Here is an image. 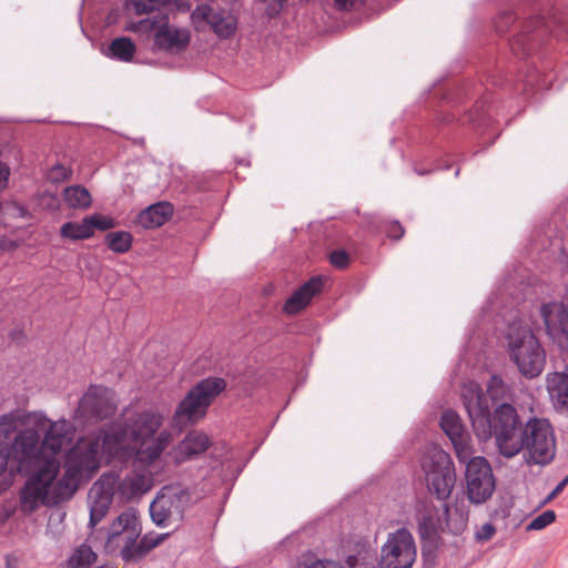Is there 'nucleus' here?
Masks as SVG:
<instances>
[{
    "label": "nucleus",
    "instance_id": "f257e3e1",
    "mask_svg": "<svg viewBox=\"0 0 568 568\" xmlns=\"http://www.w3.org/2000/svg\"><path fill=\"white\" fill-rule=\"evenodd\" d=\"M163 423L160 412L145 409L79 438L65 455L61 477L60 460L53 456L28 480L21 493L22 510L32 513L39 505L54 506L70 499L81 480L91 479L102 463H128L133 458L145 464L155 462L172 440L170 432L160 430Z\"/></svg>",
    "mask_w": 568,
    "mask_h": 568
},
{
    "label": "nucleus",
    "instance_id": "f03ea898",
    "mask_svg": "<svg viewBox=\"0 0 568 568\" xmlns=\"http://www.w3.org/2000/svg\"><path fill=\"white\" fill-rule=\"evenodd\" d=\"M462 398L474 432L480 440L494 436L498 452L506 458L516 456L523 449L524 428L513 405H498L491 416L489 399L480 385L473 381L463 385Z\"/></svg>",
    "mask_w": 568,
    "mask_h": 568
},
{
    "label": "nucleus",
    "instance_id": "7ed1b4c3",
    "mask_svg": "<svg viewBox=\"0 0 568 568\" xmlns=\"http://www.w3.org/2000/svg\"><path fill=\"white\" fill-rule=\"evenodd\" d=\"M27 428L14 438L12 449L21 464H33L37 469L45 459L58 456L73 438L74 427L67 419L51 420L43 413L24 416Z\"/></svg>",
    "mask_w": 568,
    "mask_h": 568
},
{
    "label": "nucleus",
    "instance_id": "20e7f679",
    "mask_svg": "<svg viewBox=\"0 0 568 568\" xmlns=\"http://www.w3.org/2000/svg\"><path fill=\"white\" fill-rule=\"evenodd\" d=\"M506 338L510 359L520 374L527 378L539 376L546 364V353L530 327L516 321L509 325Z\"/></svg>",
    "mask_w": 568,
    "mask_h": 568
},
{
    "label": "nucleus",
    "instance_id": "39448f33",
    "mask_svg": "<svg viewBox=\"0 0 568 568\" xmlns=\"http://www.w3.org/2000/svg\"><path fill=\"white\" fill-rule=\"evenodd\" d=\"M226 387L223 378L207 377L196 383L179 404L173 423L183 428L189 424H195L202 419L213 399Z\"/></svg>",
    "mask_w": 568,
    "mask_h": 568
},
{
    "label": "nucleus",
    "instance_id": "423d86ee",
    "mask_svg": "<svg viewBox=\"0 0 568 568\" xmlns=\"http://www.w3.org/2000/svg\"><path fill=\"white\" fill-rule=\"evenodd\" d=\"M420 467L430 493L440 500L447 499L456 483L450 456L436 445H428L422 456Z\"/></svg>",
    "mask_w": 568,
    "mask_h": 568
},
{
    "label": "nucleus",
    "instance_id": "0eeeda50",
    "mask_svg": "<svg viewBox=\"0 0 568 568\" xmlns=\"http://www.w3.org/2000/svg\"><path fill=\"white\" fill-rule=\"evenodd\" d=\"M523 449L528 464L546 465L550 463L556 453L554 429L547 419L534 418L523 430Z\"/></svg>",
    "mask_w": 568,
    "mask_h": 568
},
{
    "label": "nucleus",
    "instance_id": "6e6552de",
    "mask_svg": "<svg viewBox=\"0 0 568 568\" xmlns=\"http://www.w3.org/2000/svg\"><path fill=\"white\" fill-rule=\"evenodd\" d=\"M191 503L189 489L181 486H164L150 505L151 518L160 527L180 523Z\"/></svg>",
    "mask_w": 568,
    "mask_h": 568
},
{
    "label": "nucleus",
    "instance_id": "1a4fd4ad",
    "mask_svg": "<svg viewBox=\"0 0 568 568\" xmlns=\"http://www.w3.org/2000/svg\"><path fill=\"white\" fill-rule=\"evenodd\" d=\"M417 559L414 536L406 528L389 532L381 547L379 568H412Z\"/></svg>",
    "mask_w": 568,
    "mask_h": 568
},
{
    "label": "nucleus",
    "instance_id": "9d476101",
    "mask_svg": "<svg viewBox=\"0 0 568 568\" xmlns=\"http://www.w3.org/2000/svg\"><path fill=\"white\" fill-rule=\"evenodd\" d=\"M466 491L473 504H483L495 490V478L489 463L484 457H471L466 462Z\"/></svg>",
    "mask_w": 568,
    "mask_h": 568
},
{
    "label": "nucleus",
    "instance_id": "9b49d317",
    "mask_svg": "<svg viewBox=\"0 0 568 568\" xmlns=\"http://www.w3.org/2000/svg\"><path fill=\"white\" fill-rule=\"evenodd\" d=\"M142 532L139 511L132 507L122 511L110 525L105 541V548L112 552L126 547L130 548L132 542L140 538Z\"/></svg>",
    "mask_w": 568,
    "mask_h": 568
},
{
    "label": "nucleus",
    "instance_id": "f8f14e48",
    "mask_svg": "<svg viewBox=\"0 0 568 568\" xmlns=\"http://www.w3.org/2000/svg\"><path fill=\"white\" fill-rule=\"evenodd\" d=\"M116 410L115 394L103 386H90L83 394L77 408V417L87 420H103Z\"/></svg>",
    "mask_w": 568,
    "mask_h": 568
},
{
    "label": "nucleus",
    "instance_id": "ddd939ff",
    "mask_svg": "<svg viewBox=\"0 0 568 568\" xmlns=\"http://www.w3.org/2000/svg\"><path fill=\"white\" fill-rule=\"evenodd\" d=\"M103 476L111 478V489L114 490L115 499L120 501H130L141 497L151 488V478L143 471L132 470L124 477L116 471L104 473Z\"/></svg>",
    "mask_w": 568,
    "mask_h": 568
},
{
    "label": "nucleus",
    "instance_id": "4468645a",
    "mask_svg": "<svg viewBox=\"0 0 568 568\" xmlns=\"http://www.w3.org/2000/svg\"><path fill=\"white\" fill-rule=\"evenodd\" d=\"M440 427L450 439L459 462H466L473 455L470 438L462 420L454 410H445L440 417Z\"/></svg>",
    "mask_w": 568,
    "mask_h": 568
},
{
    "label": "nucleus",
    "instance_id": "2eb2a0df",
    "mask_svg": "<svg viewBox=\"0 0 568 568\" xmlns=\"http://www.w3.org/2000/svg\"><path fill=\"white\" fill-rule=\"evenodd\" d=\"M546 332L558 344L568 343V310L559 302L546 303L540 308Z\"/></svg>",
    "mask_w": 568,
    "mask_h": 568
},
{
    "label": "nucleus",
    "instance_id": "dca6fc26",
    "mask_svg": "<svg viewBox=\"0 0 568 568\" xmlns=\"http://www.w3.org/2000/svg\"><path fill=\"white\" fill-rule=\"evenodd\" d=\"M110 480V477L101 475L89 491L90 526L92 527L105 517L113 498H115L114 490L110 487L113 483Z\"/></svg>",
    "mask_w": 568,
    "mask_h": 568
},
{
    "label": "nucleus",
    "instance_id": "f3484780",
    "mask_svg": "<svg viewBox=\"0 0 568 568\" xmlns=\"http://www.w3.org/2000/svg\"><path fill=\"white\" fill-rule=\"evenodd\" d=\"M191 19L197 29L202 23L210 24L220 38H230L236 29V21L232 16L221 11L215 12L207 4L197 6L192 12Z\"/></svg>",
    "mask_w": 568,
    "mask_h": 568
},
{
    "label": "nucleus",
    "instance_id": "a211bd4d",
    "mask_svg": "<svg viewBox=\"0 0 568 568\" xmlns=\"http://www.w3.org/2000/svg\"><path fill=\"white\" fill-rule=\"evenodd\" d=\"M322 288L323 278L320 276L312 277L286 300L283 311L288 315L297 314L310 304L313 296L318 294Z\"/></svg>",
    "mask_w": 568,
    "mask_h": 568
},
{
    "label": "nucleus",
    "instance_id": "6ab92c4d",
    "mask_svg": "<svg viewBox=\"0 0 568 568\" xmlns=\"http://www.w3.org/2000/svg\"><path fill=\"white\" fill-rule=\"evenodd\" d=\"M546 388L554 407L568 414V374L549 373L546 377Z\"/></svg>",
    "mask_w": 568,
    "mask_h": 568
},
{
    "label": "nucleus",
    "instance_id": "aec40b11",
    "mask_svg": "<svg viewBox=\"0 0 568 568\" xmlns=\"http://www.w3.org/2000/svg\"><path fill=\"white\" fill-rule=\"evenodd\" d=\"M190 41L189 33L185 30H180L168 24V19L161 24L155 32V44L165 50H183Z\"/></svg>",
    "mask_w": 568,
    "mask_h": 568
},
{
    "label": "nucleus",
    "instance_id": "412c9836",
    "mask_svg": "<svg viewBox=\"0 0 568 568\" xmlns=\"http://www.w3.org/2000/svg\"><path fill=\"white\" fill-rule=\"evenodd\" d=\"M209 445L210 440L205 434L191 432L174 448V459L176 463H182L204 453L209 448Z\"/></svg>",
    "mask_w": 568,
    "mask_h": 568
},
{
    "label": "nucleus",
    "instance_id": "4be33fe9",
    "mask_svg": "<svg viewBox=\"0 0 568 568\" xmlns=\"http://www.w3.org/2000/svg\"><path fill=\"white\" fill-rule=\"evenodd\" d=\"M173 214V206L168 202H159L141 211L136 223L143 229L162 226Z\"/></svg>",
    "mask_w": 568,
    "mask_h": 568
},
{
    "label": "nucleus",
    "instance_id": "5701e85b",
    "mask_svg": "<svg viewBox=\"0 0 568 568\" xmlns=\"http://www.w3.org/2000/svg\"><path fill=\"white\" fill-rule=\"evenodd\" d=\"M166 535L145 534L142 538H138L132 546L122 550V559L125 562H135L141 560L149 551L159 546Z\"/></svg>",
    "mask_w": 568,
    "mask_h": 568
},
{
    "label": "nucleus",
    "instance_id": "b1692460",
    "mask_svg": "<svg viewBox=\"0 0 568 568\" xmlns=\"http://www.w3.org/2000/svg\"><path fill=\"white\" fill-rule=\"evenodd\" d=\"M97 560L98 555L93 549L89 545L82 544L73 550L63 568H91Z\"/></svg>",
    "mask_w": 568,
    "mask_h": 568
},
{
    "label": "nucleus",
    "instance_id": "393cba45",
    "mask_svg": "<svg viewBox=\"0 0 568 568\" xmlns=\"http://www.w3.org/2000/svg\"><path fill=\"white\" fill-rule=\"evenodd\" d=\"M63 199L72 209H88L92 197L90 192L81 185H72L64 189Z\"/></svg>",
    "mask_w": 568,
    "mask_h": 568
},
{
    "label": "nucleus",
    "instance_id": "a878e982",
    "mask_svg": "<svg viewBox=\"0 0 568 568\" xmlns=\"http://www.w3.org/2000/svg\"><path fill=\"white\" fill-rule=\"evenodd\" d=\"M135 51V44L126 37L116 38L109 45V55L123 62H130Z\"/></svg>",
    "mask_w": 568,
    "mask_h": 568
},
{
    "label": "nucleus",
    "instance_id": "bb28decb",
    "mask_svg": "<svg viewBox=\"0 0 568 568\" xmlns=\"http://www.w3.org/2000/svg\"><path fill=\"white\" fill-rule=\"evenodd\" d=\"M60 234L64 239L78 241L91 237L93 235V231L91 230L88 216H85L80 223L67 222L62 224Z\"/></svg>",
    "mask_w": 568,
    "mask_h": 568
},
{
    "label": "nucleus",
    "instance_id": "cd10ccee",
    "mask_svg": "<svg viewBox=\"0 0 568 568\" xmlns=\"http://www.w3.org/2000/svg\"><path fill=\"white\" fill-rule=\"evenodd\" d=\"M166 20V14L163 12L155 13L151 18H145L136 22H131L126 26L125 30L140 34H148L152 31H158L159 27Z\"/></svg>",
    "mask_w": 568,
    "mask_h": 568
},
{
    "label": "nucleus",
    "instance_id": "c85d7f7f",
    "mask_svg": "<svg viewBox=\"0 0 568 568\" xmlns=\"http://www.w3.org/2000/svg\"><path fill=\"white\" fill-rule=\"evenodd\" d=\"M106 245L115 253H126L132 246V235L125 231L111 232L105 236Z\"/></svg>",
    "mask_w": 568,
    "mask_h": 568
},
{
    "label": "nucleus",
    "instance_id": "c756f323",
    "mask_svg": "<svg viewBox=\"0 0 568 568\" xmlns=\"http://www.w3.org/2000/svg\"><path fill=\"white\" fill-rule=\"evenodd\" d=\"M164 0H126L128 9L134 11L135 14L159 13Z\"/></svg>",
    "mask_w": 568,
    "mask_h": 568
},
{
    "label": "nucleus",
    "instance_id": "7c9ffc66",
    "mask_svg": "<svg viewBox=\"0 0 568 568\" xmlns=\"http://www.w3.org/2000/svg\"><path fill=\"white\" fill-rule=\"evenodd\" d=\"M541 24H542V18H540V17H537V18L532 19L531 21L526 22V24L523 29V33L517 36L516 38H514V40L511 41V50L518 55L527 54L529 52V48H527V44L525 43V40H524V38L526 37L525 34L527 32H530L532 28L537 29Z\"/></svg>",
    "mask_w": 568,
    "mask_h": 568
},
{
    "label": "nucleus",
    "instance_id": "2f4dec72",
    "mask_svg": "<svg viewBox=\"0 0 568 568\" xmlns=\"http://www.w3.org/2000/svg\"><path fill=\"white\" fill-rule=\"evenodd\" d=\"M508 395V386L497 375H493L487 383V398L489 397L493 403L503 400Z\"/></svg>",
    "mask_w": 568,
    "mask_h": 568
},
{
    "label": "nucleus",
    "instance_id": "473e14b6",
    "mask_svg": "<svg viewBox=\"0 0 568 568\" xmlns=\"http://www.w3.org/2000/svg\"><path fill=\"white\" fill-rule=\"evenodd\" d=\"M556 520V514L554 510H545L537 517H535L526 527L527 530H541L552 524Z\"/></svg>",
    "mask_w": 568,
    "mask_h": 568
},
{
    "label": "nucleus",
    "instance_id": "72a5a7b5",
    "mask_svg": "<svg viewBox=\"0 0 568 568\" xmlns=\"http://www.w3.org/2000/svg\"><path fill=\"white\" fill-rule=\"evenodd\" d=\"M89 223L91 225V230L94 232V229H99L102 231L112 229L114 226V222L111 217L103 216L100 214H93L88 216Z\"/></svg>",
    "mask_w": 568,
    "mask_h": 568
},
{
    "label": "nucleus",
    "instance_id": "f704fd0d",
    "mask_svg": "<svg viewBox=\"0 0 568 568\" xmlns=\"http://www.w3.org/2000/svg\"><path fill=\"white\" fill-rule=\"evenodd\" d=\"M70 175L71 170L62 164H55L49 172V179L55 183L68 180Z\"/></svg>",
    "mask_w": 568,
    "mask_h": 568
},
{
    "label": "nucleus",
    "instance_id": "c9c22d12",
    "mask_svg": "<svg viewBox=\"0 0 568 568\" xmlns=\"http://www.w3.org/2000/svg\"><path fill=\"white\" fill-rule=\"evenodd\" d=\"M329 261L333 266L344 268L349 263V256L344 250H336L331 253Z\"/></svg>",
    "mask_w": 568,
    "mask_h": 568
},
{
    "label": "nucleus",
    "instance_id": "e433bc0d",
    "mask_svg": "<svg viewBox=\"0 0 568 568\" xmlns=\"http://www.w3.org/2000/svg\"><path fill=\"white\" fill-rule=\"evenodd\" d=\"M495 532V527L490 523H486L476 531V539L478 541H487L493 538Z\"/></svg>",
    "mask_w": 568,
    "mask_h": 568
},
{
    "label": "nucleus",
    "instance_id": "4c0bfd02",
    "mask_svg": "<svg viewBox=\"0 0 568 568\" xmlns=\"http://www.w3.org/2000/svg\"><path fill=\"white\" fill-rule=\"evenodd\" d=\"M334 566V562L331 560H321L316 559L313 561H303L297 564L294 568H332Z\"/></svg>",
    "mask_w": 568,
    "mask_h": 568
},
{
    "label": "nucleus",
    "instance_id": "58836bf2",
    "mask_svg": "<svg viewBox=\"0 0 568 568\" xmlns=\"http://www.w3.org/2000/svg\"><path fill=\"white\" fill-rule=\"evenodd\" d=\"M404 233L405 231L398 222L392 223L387 229V235L394 240L402 239Z\"/></svg>",
    "mask_w": 568,
    "mask_h": 568
},
{
    "label": "nucleus",
    "instance_id": "ea45409f",
    "mask_svg": "<svg viewBox=\"0 0 568 568\" xmlns=\"http://www.w3.org/2000/svg\"><path fill=\"white\" fill-rule=\"evenodd\" d=\"M568 485V475L562 479L560 480L557 486L552 489V491L548 495L547 497V501H550L551 499L556 498L564 489L565 487Z\"/></svg>",
    "mask_w": 568,
    "mask_h": 568
},
{
    "label": "nucleus",
    "instance_id": "a19ab883",
    "mask_svg": "<svg viewBox=\"0 0 568 568\" xmlns=\"http://www.w3.org/2000/svg\"><path fill=\"white\" fill-rule=\"evenodd\" d=\"M9 174V168L0 162V187L6 185Z\"/></svg>",
    "mask_w": 568,
    "mask_h": 568
},
{
    "label": "nucleus",
    "instance_id": "79ce46f5",
    "mask_svg": "<svg viewBox=\"0 0 568 568\" xmlns=\"http://www.w3.org/2000/svg\"><path fill=\"white\" fill-rule=\"evenodd\" d=\"M341 9H348L354 6L357 0H334Z\"/></svg>",
    "mask_w": 568,
    "mask_h": 568
},
{
    "label": "nucleus",
    "instance_id": "37998d69",
    "mask_svg": "<svg viewBox=\"0 0 568 568\" xmlns=\"http://www.w3.org/2000/svg\"><path fill=\"white\" fill-rule=\"evenodd\" d=\"M12 422L13 419L11 416H2L0 420V426L8 432L9 427L12 425Z\"/></svg>",
    "mask_w": 568,
    "mask_h": 568
},
{
    "label": "nucleus",
    "instance_id": "c03bdc74",
    "mask_svg": "<svg viewBox=\"0 0 568 568\" xmlns=\"http://www.w3.org/2000/svg\"><path fill=\"white\" fill-rule=\"evenodd\" d=\"M7 456L3 454V450L0 448V474H2L7 468Z\"/></svg>",
    "mask_w": 568,
    "mask_h": 568
},
{
    "label": "nucleus",
    "instance_id": "a18cd8bd",
    "mask_svg": "<svg viewBox=\"0 0 568 568\" xmlns=\"http://www.w3.org/2000/svg\"><path fill=\"white\" fill-rule=\"evenodd\" d=\"M445 513L449 516V508L447 506L445 507Z\"/></svg>",
    "mask_w": 568,
    "mask_h": 568
},
{
    "label": "nucleus",
    "instance_id": "49530a36",
    "mask_svg": "<svg viewBox=\"0 0 568 568\" xmlns=\"http://www.w3.org/2000/svg\"><path fill=\"white\" fill-rule=\"evenodd\" d=\"M497 29H498L499 32L504 31L500 26H497Z\"/></svg>",
    "mask_w": 568,
    "mask_h": 568
}]
</instances>
